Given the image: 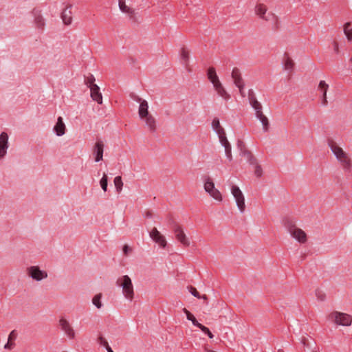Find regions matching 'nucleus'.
Wrapping results in <instances>:
<instances>
[{
	"instance_id": "nucleus-1",
	"label": "nucleus",
	"mask_w": 352,
	"mask_h": 352,
	"mask_svg": "<svg viewBox=\"0 0 352 352\" xmlns=\"http://www.w3.org/2000/svg\"><path fill=\"white\" fill-rule=\"evenodd\" d=\"M329 147L342 169L344 171H351L352 169V160L350 155L336 142H330Z\"/></svg>"
},
{
	"instance_id": "nucleus-2",
	"label": "nucleus",
	"mask_w": 352,
	"mask_h": 352,
	"mask_svg": "<svg viewBox=\"0 0 352 352\" xmlns=\"http://www.w3.org/2000/svg\"><path fill=\"white\" fill-rule=\"evenodd\" d=\"M254 12L255 16L263 21L278 23V16L273 12L269 11L268 6L263 2H256Z\"/></svg>"
},
{
	"instance_id": "nucleus-3",
	"label": "nucleus",
	"mask_w": 352,
	"mask_h": 352,
	"mask_svg": "<svg viewBox=\"0 0 352 352\" xmlns=\"http://www.w3.org/2000/svg\"><path fill=\"white\" fill-rule=\"evenodd\" d=\"M207 77L210 82L212 84L213 87L217 94L226 100L230 98V94L227 92L219 76L217 74L216 69L213 67H210L207 70Z\"/></svg>"
},
{
	"instance_id": "nucleus-4",
	"label": "nucleus",
	"mask_w": 352,
	"mask_h": 352,
	"mask_svg": "<svg viewBox=\"0 0 352 352\" xmlns=\"http://www.w3.org/2000/svg\"><path fill=\"white\" fill-rule=\"evenodd\" d=\"M116 285L122 289V295L126 300L132 301L134 299L135 291L133 284L128 275H123L119 277L116 281Z\"/></svg>"
},
{
	"instance_id": "nucleus-5",
	"label": "nucleus",
	"mask_w": 352,
	"mask_h": 352,
	"mask_svg": "<svg viewBox=\"0 0 352 352\" xmlns=\"http://www.w3.org/2000/svg\"><path fill=\"white\" fill-rule=\"evenodd\" d=\"M285 227L290 236L300 244H305L307 242L308 236L307 233L294 222L287 220L285 223Z\"/></svg>"
},
{
	"instance_id": "nucleus-6",
	"label": "nucleus",
	"mask_w": 352,
	"mask_h": 352,
	"mask_svg": "<svg viewBox=\"0 0 352 352\" xmlns=\"http://www.w3.org/2000/svg\"><path fill=\"white\" fill-rule=\"evenodd\" d=\"M328 318L336 325L349 327L352 324V316L346 313L333 311L331 312Z\"/></svg>"
},
{
	"instance_id": "nucleus-7",
	"label": "nucleus",
	"mask_w": 352,
	"mask_h": 352,
	"mask_svg": "<svg viewBox=\"0 0 352 352\" xmlns=\"http://www.w3.org/2000/svg\"><path fill=\"white\" fill-rule=\"evenodd\" d=\"M27 275L32 280L40 282L48 277V273L38 265H31L26 269Z\"/></svg>"
},
{
	"instance_id": "nucleus-8",
	"label": "nucleus",
	"mask_w": 352,
	"mask_h": 352,
	"mask_svg": "<svg viewBox=\"0 0 352 352\" xmlns=\"http://www.w3.org/2000/svg\"><path fill=\"white\" fill-rule=\"evenodd\" d=\"M173 233L176 241L183 247L188 248L190 245L189 237L186 234L184 228L179 224H175L173 227Z\"/></svg>"
},
{
	"instance_id": "nucleus-9",
	"label": "nucleus",
	"mask_w": 352,
	"mask_h": 352,
	"mask_svg": "<svg viewBox=\"0 0 352 352\" xmlns=\"http://www.w3.org/2000/svg\"><path fill=\"white\" fill-rule=\"evenodd\" d=\"M204 188L206 192H208L211 197L217 201H221L222 195L220 191L215 188L214 184L212 179L208 177L204 184Z\"/></svg>"
},
{
	"instance_id": "nucleus-10",
	"label": "nucleus",
	"mask_w": 352,
	"mask_h": 352,
	"mask_svg": "<svg viewBox=\"0 0 352 352\" xmlns=\"http://www.w3.org/2000/svg\"><path fill=\"white\" fill-rule=\"evenodd\" d=\"M231 193L233 195L239 211L243 213L245 210V197L237 186L231 187Z\"/></svg>"
},
{
	"instance_id": "nucleus-11",
	"label": "nucleus",
	"mask_w": 352,
	"mask_h": 352,
	"mask_svg": "<svg viewBox=\"0 0 352 352\" xmlns=\"http://www.w3.org/2000/svg\"><path fill=\"white\" fill-rule=\"evenodd\" d=\"M10 146L9 136L6 132L0 133V161L5 159Z\"/></svg>"
},
{
	"instance_id": "nucleus-12",
	"label": "nucleus",
	"mask_w": 352,
	"mask_h": 352,
	"mask_svg": "<svg viewBox=\"0 0 352 352\" xmlns=\"http://www.w3.org/2000/svg\"><path fill=\"white\" fill-rule=\"evenodd\" d=\"M104 143L101 140H97L92 148V154L96 162L103 160Z\"/></svg>"
},
{
	"instance_id": "nucleus-13",
	"label": "nucleus",
	"mask_w": 352,
	"mask_h": 352,
	"mask_svg": "<svg viewBox=\"0 0 352 352\" xmlns=\"http://www.w3.org/2000/svg\"><path fill=\"white\" fill-rule=\"evenodd\" d=\"M150 237L161 248H164L167 245L165 236L156 228H153L149 233Z\"/></svg>"
},
{
	"instance_id": "nucleus-14",
	"label": "nucleus",
	"mask_w": 352,
	"mask_h": 352,
	"mask_svg": "<svg viewBox=\"0 0 352 352\" xmlns=\"http://www.w3.org/2000/svg\"><path fill=\"white\" fill-rule=\"evenodd\" d=\"M329 85L325 80H320L318 83L317 90L322 94V105L326 107L328 104L327 100V91L329 90Z\"/></svg>"
},
{
	"instance_id": "nucleus-15",
	"label": "nucleus",
	"mask_w": 352,
	"mask_h": 352,
	"mask_svg": "<svg viewBox=\"0 0 352 352\" xmlns=\"http://www.w3.org/2000/svg\"><path fill=\"white\" fill-rule=\"evenodd\" d=\"M59 325L60 326L61 329L64 331L65 335L69 339H74L75 338V331L67 320L65 318L60 319Z\"/></svg>"
},
{
	"instance_id": "nucleus-16",
	"label": "nucleus",
	"mask_w": 352,
	"mask_h": 352,
	"mask_svg": "<svg viewBox=\"0 0 352 352\" xmlns=\"http://www.w3.org/2000/svg\"><path fill=\"white\" fill-rule=\"evenodd\" d=\"M180 58L182 65L186 69L188 72H191V68L190 66V52L188 49L185 47H182L180 50Z\"/></svg>"
},
{
	"instance_id": "nucleus-17",
	"label": "nucleus",
	"mask_w": 352,
	"mask_h": 352,
	"mask_svg": "<svg viewBox=\"0 0 352 352\" xmlns=\"http://www.w3.org/2000/svg\"><path fill=\"white\" fill-rule=\"evenodd\" d=\"M72 4H67L65 7V8L63 10V12L61 13V19L63 22V23L66 25H69L72 22Z\"/></svg>"
},
{
	"instance_id": "nucleus-18",
	"label": "nucleus",
	"mask_w": 352,
	"mask_h": 352,
	"mask_svg": "<svg viewBox=\"0 0 352 352\" xmlns=\"http://www.w3.org/2000/svg\"><path fill=\"white\" fill-rule=\"evenodd\" d=\"M232 78L234 81V85L239 88L240 93L243 94L244 83L241 76V72L239 69L234 68L232 69Z\"/></svg>"
},
{
	"instance_id": "nucleus-19",
	"label": "nucleus",
	"mask_w": 352,
	"mask_h": 352,
	"mask_svg": "<svg viewBox=\"0 0 352 352\" xmlns=\"http://www.w3.org/2000/svg\"><path fill=\"white\" fill-rule=\"evenodd\" d=\"M238 146L241 151V155L243 156L250 164H256L257 159L245 148L242 142L238 143Z\"/></svg>"
},
{
	"instance_id": "nucleus-20",
	"label": "nucleus",
	"mask_w": 352,
	"mask_h": 352,
	"mask_svg": "<svg viewBox=\"0 0 352 352\" xmlns=\"http://www.w3.org/2000/svg\"><path fill=\"white\" fill-rule=\"evenodd\" d=\"M145 124L146 127L151 132H155L157 129V121L153 114H150L140 119Z\"/></svg>"
},
{
	"instance_id": "nucleus-21",
	"label": "nucleus",
	"mask_w": 352,
	"mask_h": 352,
	"mask_svg": "<svg viewBox=\"0 0 352 352\" xmlns=\"http://www.w3.org/2000/svg\"><path fill=\"white\" fill-rule=\"evenodd\" d=\"M118 6L120 11L126 14L130 19L134 17L135 14V10L126 4V0H118Z\"/></svg>"
},
{
	"instance_id": "nucleus-22",
	"label": "nucleus",
	"mask_w": 352,
	"mask_h": 352,
	"mask_svg": "<svg viewBox=\"0 0 352 352\" xmlns=\"http://www.w3.org/2000/svg\"><path fill=\"white\" fill-rule=\"evenodd\" d=\"M53 131L57 136H63L66 132V126L62 117L57 118L56 123L54 126Z\"/></svg>"
},
{
	"instance_id": "nucleus-23",
	"label": "nucleus",
	"mask_w": 352,
	"mask_h": 352,
	"mask_svg": "<svg viewBox=\"0 0 352 352\" xmlns=\"http://www.w3.org/2000/svg\"><path fill=\"white\" fill-rule=\"evenodd\" d=\"M138 102H140L138 115L140 119L151 114L148 111V103L146 100L139 98Z\"/></svg>"
},
{
	"instance_id": "nucleus-24",
	"label": "nucleus",
	"mask_w": 352,
	"mask_h": 352,
	"mask_svg": "<svg viewBox=\"0 0 352 352\" xmlns=\"http://www.w3.org/2000/svg\"><path fill=\"white\" fill-rule=\"evenodd\" d=\"M34 25H35L36 28L43 30L45 25V21L43 16H42L41 12L38 11H35L34 12Z\"/></svg>"
},
{
	"instance_id": "nucleus-25",
	"label": "nucleus",
	"mask_w": 352,
	"mask_h": 352,
	"mask_svg": "<svg viewBox=\"0 0 352 352\" xmlns=\"http://www.w3.org/2000/svg\"><path fill=\"white\" fill-rule=\"evenodd\" d=\"M90 96L91 98L98 104L102 103V96L100 91V87L97 86H94L93 88L90 89Z\"/></svg>"
},
{
	"instance_id": "nucleus-26",
	"label": "nucleus",
	"mask_w": 352,
	"mask_h": 352,
	"mask_svg": "<svg viewBox=\"0 0 352 352\" xmlns=\"http://www.w3.org/2000/svg\"><path fill=\"white\" fill-rule=\"evenodd\" d=\"M249 100L252 107L255 111L256 116L258 115V113H263L262 111V105L261 104L256 100V98L252 96H249Z\"/></svg>"
},
{
	"instance_id": "nucleus-27",
	"label": "nucleus",
	"mask_w": 352,
	"mask_h": 352,
	"mask_svg": "<svg viewBox=\"0 0 352 352\" xmlns=\"http://www.w3.org/2000/svg\"><path fill=\"white\" fill-rule=\"evenodd\" d=\"M219 142L221 144V145L224 147L225 153H226L227 158L228 159L229 161H232V147H231V144L228 142L227 138L220 140Z\"/></svg>"
},
{
	"instance_id": "nucleus-28",
	"label": "nucleus",
	"mask_w": 352,
	"mask_h": 352,
	"mask_svg": "<svg viewBox=\"0 0 352 352\" xmlns=\"http://www.w3.org/2000/svg\"><path fill=\"white\" fill-rule=\"evenodd\" d=\"M283 68L286 71L291 72L294 66V60L287 54H285L283 60Z\"/></svg>"
},
{
	"instance_id": "nucleus-29",
	"label": "nucleus",
	"mask_w": 352,
	"mask_h": 352,
	"mask_svg": "<svg viewBox=\"0 0 352 352\" xmlns=\"http://www.w3.org/2000/svg\"><path fill=\"white\" fill-rule=\"evenodd\" d=\"M257 119L260 120L262 124L263 130L264 132H267L269 130L270 122L268 118L263 113H258L256 116Z\"/></svg>"
},
{
	"instance_id": "nucleus-30",
	"label": "nucleus",
	"mask_w": 352,
	"mask_h": 352,
	"mask_svg": "<svg viewBox=\"0 0 352 352\" xmlns=\"http://www.w3.org/2000/svg\"><path fill=\"white\" fill-rule=\"evenodd\" d=\"M257 119L260 120L262 124L263 130L264 132H267L269 130L270 122L268 118L263 113H258L256 116Z\"/></svg>"
},
{
	"instance_id": "nucleus-31",
	"label": "nucleus",
	"mask_w": 352,
	"mask_h": 352,
	"mask_svg": "<svg viewBox=\"0 0 352 352\" xmlns=\"http://www.w3.org/2000/svg\"><path fill=\"white\" fill-rule=\"evenodd\" d=\"M183 311L186 314L187 319L191 321L193 325L198 328H200L201 327L202 324L197 321L194 315L192 313H190L187 309L184 308Z\"/></svg>"
},
{
	"instance_id": "nucleus-32",
	"label": "nucleus",
	"mask_w": 352,
	"mask_h": 352,
	"mask_svg": "<svg viewBox=\"0 0 352 352\" xmlns=\"http://www.w3.org/2000/svg\"><path fill=\"white\" fill-rule=\"evenodd\" d=\"M343 31L349 41H352V28H351V23L346 22L343 25Z\"/></svg>"
},
{
	"instance_id": "nucleus-33",
	"label": "nucleus",
	"mask_w": 352,
	"mask_h": 352,
	"mask_svg": "<svg viewBox=\"0 0 352 352\" xmlns=\"http://www.w3.org/2000/svg\"><path fill=\"white\" fill-rule=\"evenodd\" d=\"M96 79L94 75L89 74L85 78V84L89 88H93L94 86H97V85L95 83Z\"/></svg>"
},
{
	"instance_id": "nucleus-34",
	"label": "nucleus",
	"mask_w": 352,
	"mask_h": 352,
	"mask_svg": "<svg viewBox=\"0 0 352 352\" xmlns=\"http://www.w3.org/2000/svg\"><path fill=\"white\" fill-rule=\"evenodd\" d=\"M251 165L254 166V175L256 177H261L263 175V168L258 164V160L256 162V164H252Z\"/></svg>"
},
{
	"instance_id": "nucleus-35",
	"label": "nucleus",
	"mask_w": 352,
	"mask_h": 352,
	"mask_svg": "<svg viewBox=\"0 0 352 352\" xmlns=\"http://www.w3.org/2000/svg\"><path fill=\"white\" fill-rule=\"evenodd\" d=\"M315 296L318 301L323 302L326 300V294L321 289H316L315 291Z\"/></svg>"
},
{
	"instance_id": "nucleus-36",
	"label": "nucleus",
	"mask_w": 352,
	"mask_h": 352,
	"mask_svg": "<svg viewBox=\"0 0 352 352\" xmlns=\"http://www.w3.org/2000/svg\"><path fill=\"white\" fill-rule=\"evenodd\" d=\"M102 294H98L95 295L92 298V303L98 308L100 309L102 306L101 302Z\"/></svg>"
},
{
	"instance_id": "nucleus-37",
	"label": "nucleus",
	"mask_w": 352,
	"mask_h": 352,
	"mask_svg": "<svg viewBox=\"0 0 352 352\" xmlns=\"http://www.w3.org/2000/svg\"><path fill=\"white\" fill-rule=\"evenodd\" d=\"M114 185L118 192H120L122 189L123 182L120 176H117L113 180Z\"/></svg>"
},
{
	"instance_id": "nucleus-38",
	"label": "nucleus",
	"mask_w": 352,
	"mask_h": 352,
	"mask_svg": "<svg viewBox=\"0 0 352 352\" xmlns=\"http://www.w3.org/2000/svg\"><path fill=\"white\" fill-rule=\"evenodd\" d=\"M107 175L106 173L103 174L102 177L101 178L100 181V184L102 188V189L106 192L107 190Z\"/></svg>"
},
{
	"instance_id": "nucleus-39",
	"label": "nucleus",
	"mask_w": 352,
	"mask_h": 352,
	"mask_svg": "<svg viewBox=\"0 0 352 352\" xmlns=\"http://www.w3.org/2000/svg\"><path fill=\"white\" fill-rule=\"evenodd\" d=\"M97 340H98V343L100 345H101V346H102L105 347V348H106V349H107L108 347H109V346H110L109 345V343H108L107 340H106V338H104L102 336H98V339H97Z\"/></svg>"
},
{
	"instance_id": "nucleus-40",
	"label": "nucleus",
	"mask_w": 352,
	"mask_h": 352,
	"mask_svg": "<svg viewBox=\"0 0 352 352\" xmlns=\"http://www.w3.org/2000/svg\"><path fill=\"white\" fill-rule=\"evenodd\" d=\"M214 131L218 135L219 140L226 138L225 130L221 126Z\"/></svg>"
},
{
	"instance_id": "nucleus-41",
	"label": "nucleus",
	"mask_w": 352,
	"mask_h": 352,
	"mask_svg": "<svg viewBox=\"0 0 352 352\" xmlns=\"http://www.w3.org/2000/svg\"><path fill=\"white\" fill-rule=\"evenodd\" d=\"M133 251V249L131 247H130L128 245H124L122 248V252L124 256H128L129 254H131Z\"/></svg>"
},
{
	"instance_id": "nucleus-42",
	"label": "nucleus",
	"mask_w": 352,
	"mask_h": 352,
	"mask_svg": "<svg viewBox=\"0 0 352 352\" xmlns=\"http://www.w3.org/2000/svg\"><path fill=\"white\" fill-rule=\"evenodd\" d=\"M204 333L207 334L208 336L210 338H212L214 337L213 334L211 333V331H210V329L204 326V325H201V327L199 328Z\"/></svg>"
},
{
	"instance_id": "nucleus-43",
	"label": "nucleus",
	"mask_w": 352,
	"mask_h": 352,
	"mask_svg": "<svg viewBox=\"0 0 352 352\" xmlns=\"http://www.w3.org/2000/svg\"><path fill=\"white\" fill-rule=\"evenodd\" d=\"M189 292L191 293L192 295H193L195 297L200 298L201 296L199 295V293L197 292L195 287H193L192 286L188 287Z\"/></svg>"
},
{
	"instance_id": "nucleus-44",
	"label": "nucleus",
	"mask_w": 352,
	"mask_h": 352,
	"mask_svg": "<svg viewBox=\"0 0 352 352\" xmlns=\"http://www.w3.org/2000/svg\"><path fill=\"white\" fill-rule=\"evenodd\" d=\"M221 126L219 120L217 118H214L212 122V127L214 130H216Z\"/></svg>"
},
{
	"instance_id": "nucleus-45",
	"label": "nucleus",
	"mask_w": 352,
	"mask_h": 352,
	"mask_svg": "<svg viewBox=\"0 0 352 352\" xmlns=\"http://www.w3.org/2000/svg\"><path fill=\"white\" fill-rule=\"evenodd\" d=\"M13 342L8 340V342L5 344L4 348L6 349H11L13 346Z\"/></svg>"
},
{
	"instance_id": "nucleus-46",
	"label": "nucleus",
	"mask_w": 352,
	"mask_h": 352,
	"mask_svg": "<svg viewBox=\"0 0 352 352\" xmlns=\"http://www.w3.org/2000/svg\"><path fill=\"white\" fill-rule=\"evenodd\" d=\"M333 47L334 52L338 54L339 52V45H338V43L337 41H333Z\"/></svg>"
},
{
	"instance_id": "nucleus-47",
	"label": "nucleus",
	"mask_w": 352,
	"mask_h": 352,
	"mask_svg": "<svg viewBox=\"0 0 352 352\" xmlns=\"http://www.w3.org/2000/svg\"><path fill=\"white\" fill-rule=\"evenodd\" d=\"M16 338V333L15 332L13 331H12L9 336H8V340H11L12 342H13V340H14V339Z\"/></svg>"
},
{
	"instance_id": "nucleus-48",
	"label": "nucleus",
	"mask_w": 352,
	"mask_h": 352,
	"mask_svg": "<svg viewBox=\"0 0 352 352\" xmlns=\"http://www.w3.org/2000/svg\"><path fill=\"white\" fill-rule=\"evenodd\" d=\"M199 298L203 299L206 304L208 303V297H207V296L206 294H204V295L201 296V297Z\"/></svg>"
},
{
	"instance_id": "nucleus-49",
	"label": "nucleus",
	"mask_w": 352,
	"mask_h": 352,
	"mask_svg": "<svg viewBox=\"0 0 352 352\" xmlns=\"http://www.w3.org/2000/svg\"><path fill=\"white\" fill-rule=\"evenodd\" d=\"M107 352H113L110 346L107 349Z\"/></svg>"
},
{
	"instance_id": "nucleus-50",
	"label": "nucleus",
	"mask_w": 352,
	"mask_h": 352,
	"mask_svg": "<svg viewBox=\"0 0 352 352\" xmlns=\"http://www.w3.org/2000/svg\"><path fill=\"white\" fill-rule=\"evenodd\" d=\"M302 342L304 344H305V339L303 340Z\"/></svg>"
},
{
	"instance_id": "nucleus-51",
	"label": "nucleus",
	"mask_w": 352,
	"mask_h": 352,
	"mask_svg": "<svg viewBox=\"0 0 352 352\" xmlns=\"http://www.w3.org/2000/svg\"><path fill=\"white\" fill-rule=\"evenodd\" d=\"M278 352H284V351H283V350H280H280H278Z\"/></svg>"
},
{
	"instance_id": "nucleus-52",
	"label": "nucleus",
	"mask_w": 352,
	"mask_h": 352,
	"mask_svg": "<svg viewBox=\"0 0 352 352\" xmlns=\"http://www.w3.org/2000/svg\"><path fill=\"white\" fill-rule=\"evenodd\" d=\"M350 61L352 63V57L351 58Z\"/></svg>"
}]
</instances>
